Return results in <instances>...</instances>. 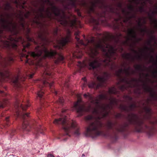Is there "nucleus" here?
Segmentation results:
<instances>
[{
    "mask_svg": "<svg viewBox=\"0 0 157 157\" xmlns=\"http://www.w3.org/2000/svg\"><path fill=\"white\" fill-rule=\"evenodd\" d=\"M80 32L78 31L75 33L77 41L76 47L80 50L78 51L79 57L83 55L82 51H84L93 59H89L88 62L90 70L100 69L102 66L107 67L111 70H115L117 67L113 60L117 56V49L115 45H112L111 42L113 40L117 44L119 39L111 36L109 37L98 38L96 41L95 37H92L90 39H87L84 42L78 37Z\"/></svg>",
    "mask_w": 157,
    "mask_h": 157,
    "instance_id": "f257e3e1",
    "label": "nucleus"
},
{
    "mask_svg": "<svg viewBox=\"0 0 157 157\" xmlns=\"http://www.w3.org/2000/svg\"><path fill=\"white\" fill-rule=\"evenodd\" d=\"M46 16L43 13H40L35 16L34 19H33V23L41 26L40 30L37 34V37L41 41L40 45H37L35 48V52H27L26 49H29L31 45L30 43L24 40V45L25 48L23 50L22 44L21 41L18 42L17 48L16 49V56L20 57L21 60L23 61V58L25 59V64L29 65H33L36 66H42L43 65L44 60L46 58L52 59H53L54 64H58L59 62L63 63L64 57L62 54L58 52L56 50L50 49L49 50L45 45L50 42L47 36L49 35L48 29L46 25L41 22L40 18L43 19L46 17L48 19L52 18V13L48 9L46 10Z\"/></svg>",
    "mask_w": 157,
    "mask_h": 157,
    "instance_id": "f03ea898",
    "label": "nucleus"
},
{
    "mask_svg": "<svg viewBox=\"0 0 157 157\" xmlns=\"http://www.w3.org/2000/svg\"><path fill=\"white\" fill-rule=\"evenodd\" d=\"M90 6L86 9L88 15L90 17V22L94 25V28L100 23L103 24L106 22L107 14L115 13L119 17L114 19L117 22L122 18L121 16L117 12V9L111 5L104 4L99 0H96L90 2Z\"/></svg>",
    "mask_w": 157,
    "mask_h": 157,
    "instance_id": "7ed1b4c3",
    "label": "nucleus"
},
{
    "mask_svg": "<svg viewBox=\"0 0 157 157\" xmlns=\"http://www.w3.org/2000/svg\"><path fill=\"white\" fill-rule=\"evenodd\" d=\"M16 103L15 107L17 110L16 114L18 117H21L23 120L22 128L24 131L28 132L33 131L36 135L42 133L40 125L38 122L33 120L29 118V113L25 112H21L20 109L25 111L30 105L29 101L27 100L25 104L21 103V100L20 98V96L16 97Z\"/></svg>",
    "mask_w": 157,
    "mask_h": 157,
    "instance_id": "20e7f679",
    "label": "nucleus"
},
{
    "mask_svg": "<svg viewBox=\"0 0 157 157\" xmlns=\"http://www.w3.org/2000/svg\"><path fill=\"white\" fill-rule=\"evenodd\" d=\"M101 110L100 113L95 117V121L90 123L86 128L85 132L86 136L94 138L100 136L102 133L101 129L103 127L100 120L106 117L109 114L110 110L113 109L112 105L107 104L100 106Z\"/></svg>",
    "mask_w": 157,
    "mask_h": 157,
    "instance_id": "39448f33",
    "label": "nucleus"
},
{
    "mask_svg": "<svg viewBox=\"0 0 157 157\" xmlns=\"http://www.w3.org/2000/svg\"><path fill=\"white\" fill-rule=\"evenodd\" d=\"M52 66L51 67L48 63H47L44 67V71L41 78H40V81L41 84L39 85V90L37 94V98L39 99L43 106L44 105V103L43 101L44 100V86H48L51 89L52 93H54L56 95L58 94V92L53 89V84L54 83L53 76L54 74L52 70L55 68Z\"/></svg>",
    "mask_w": 157,
    "mask_h": 157,
    "instance_id": "423d86ee",
    "label": "nucleus"
},
{
    "mask_svg": "<svg viewBox=\"0 0 157 157\" xmlns=\"http://www.w3.org/2000/svg\"><path fill=\"white\" fill-rule=\"evenodd\" d=\"M128 122L133 126L136 132H145L150 136L154 135L155 131L154 127L148 126L145 124L144 120L140 119L137 114L131 113L128 114Z\"/></svg>",
    "mask_w": 157,
    "mask_h": 157,
    "instance_id": "0eeeda50",
    "label": "nucleus"
},
{
    "mask_svg": "<svg viewBox=\"0 0 157 157\" xmlns=\"http://www.w3.org/2000/svg\"><path fill=\"white\" fill-rule=\"evenodd\" d=\"M54 123L56 124H60L65 132V134L70 136V133H74L76 136H78L80 134L79 128L75 121L71 120H68L66 117L56 119L53 121Z\"/></svg>",
    "mask_w": 157,
    "mask_h": 157,
    "instance_id": "6e6552de",
    "label": "nucleus"
},
{
    "mask_svg": "<svg viewBox=\"0 0 157 157\" xmlns=\"http://www.w3.org/2000/svg\"><path fill=\"white\" fill-rule=\"evenodd\" d=\"M128 126V124L126 123L121 125L118 124L117 122L113 123L111 121H108L105 125L106 129L108 131L111 130L113 131V135L109 133L108 134L110 135L112 139L115 140H117L118 137L116 132L124 133L127 131V128Z\"/></svg>",
    "mask_w": 157,
    "mask_h": 157,
    "instance_id": "1a4fd4ad",
    "label": "nucleus"
},
{
    "mask_svg": "<svg viewBox=\"0 0 157 157\" xmlns=\"http://www.w3.org/2000/svg\"><path fill=\"white\" fill-rule=\"evenodd\" d=\"M34 75V73L31 72L29 70V71L25 70L23 74L19 71L17 75L12 78L11 80L14 87L19 91L22 87L20 82L24 81L27 77L30 78H32Z\"/></svg>",
    "mask_w": 157,
    "mask_h": 157,
    "instance_id": "9d476101",
    "label": "nucleus"
},
{
    "mask_svg": "<svg viewBox=\"0 0 157 157\" xmlns=\"http://www.w3.org/2000/svg\"><path fill=\"white\" fill-rule=\"evenodd\" d=\"M48 2L52 6V10L53 13L57 17V20L61 24L65 26L68 24V22L66 19V15L65 12L61 10L58 7L55 6L49 0H44L43 4Z\"/></svg>",
    "mask_w": 157,
    "mask_h": 157,
    "instance_id": "9b49d317",
    "label": "nucleus"
},
{
    "mask_svg": "<svg viewBox=\"0 0 157 157\" xmlns=\"http://www.w3.org/2000/svg\"><path fill=\"white\" fill-rule=\"evenodd\" d=\"M110 76V74L108 72H103L102 76H98L97 77L98 83L92 82L88 84V86L89 88H93L96 90L98 89L100 87H105L106 85V82Z\"/></svg>",
    "mask_w": 157,
    "mask_h": 157,
    "instance_id": "f8f14e48",
    "label": "nucleus"
},
{
    "mask_svg": "<svg viewBox=\"0 0 157 157\" xmlns=\"http://www.w3.org/2000/svg\"><path fill=\"white\" fill-rule=\"evenodd\" d=\"M82 101L80 97H78L77 101L74 103V107L76 109L79 116H82L84 113L86 111H89L91 109V106H90L87 109H86L84 105L81 104Z\"/></svg>",
    "mask_w": 157,
    "mask_h": 157,
    "instance_id": "ddd939ff",
    "label": "nucleus"
},
{
    "mask_svg": "<svg viewBox=\"0 0 157 157\" xmlns=\"http://www.w3.org/2000/svg\"><path fill=\"white\" fill-rule=\"evenodd\" d=\"M70 32L68 31L67 35L65 37H61L60 39H57V44L55 47L59 49H62L66 44L70 41Z\"/></svg>",
    "mask_w": 157,
    "mask_h": 157,
    "instance_id": "4468645a",
    "label": "nucleus"
},
{
    "mask_svg": "<svg viewBox=\"0 0 157 157\" xmlns=\"http://www.w3.org/2000/svg\"><path fill=\"white\" fill-rule=\"evenodd\" d=\"M124 69L121 68L115 71V75L119 80V82L117 83L118 86L121 85V82L126 83L128 84H130V82L128 81L127 77H123L122 76L121 74L122 73H124Z\"/></svg>",
    "mask_w": 157,
    "mask_h": 157,
    "instance_id": "2eb2a0df",
    "label": "nucleus"
},
{
    "mask_svg": "<svg viewBox=\"0 0 157 157\" xmlns=\"http://www.w3.org/2000/svg\"><path fill=\"white\" fill-rule=\"evenodd\" d=\"M127 33L128 37H126L127 40L124 42L125 44H128V41L131 39V38L135 39L138 42L141 40V38H137L136 32L134 29H129L127 31Z\"/></svg>",
    "mask_w": 157,
    "mask_h": 157,
    "instance_id": "dca6fc26",
    "label": "nucleus"
},
{
    "mask_svg": "<svg viewBox=\"0 0 157 157\" xmlns=\"http://www.w3.org/2000/svg\"><path fill=\"white\" fill-rule=\"evenodd\" d=\"M144 109L146 114V115L145 116V118L149 121L150 124L153 126L155 124H157V119H156V118H155L154 121L151 120L152 114L151 108L147 106H145L144 107Z\"/></svg>",
    "mask_w": 157,
    "mask_h": 157,
    "instance_id": "f3484780",
    "label": "nucleus"
},
{
    "mask_svg": "<svg viewBox=\"0 0 157 157\" xmlns=\"http://www.w3.org/2000/svg\"><path fill=\"white\" fill-rule=\"evenodd\" d=\"M127 78L128 81L130 82V84L125 83V84H121L118 86V88L119 89L122 91H123L125 90H127L128 88H132L133 86L131 84V83L132 82H138L139 81H142L144 82V81L141 79L138 80L136 78H132L130 81H129L128 78Z\"/></svg>",
    "mask_w": 157,
    "mask_h": 157,
    "instance_id": "a211bd4d",
    "label": "nucleus"
},
{
    "mask_svg": "<svg viewBox=\"0 0 157 157\" xmlns=\"http://www.w3.org/2000/svg\"><path fill=\"white\" fill-rule=\"evenodd\" d=\"M98 97V98H96L94 99V101H100V100H107L108 99L110 101V105H112L113 106L114 104H117V101L116 98L111 97L109 98L107 95L106 94H100L99 95Z\"/></svg>",
    "mask_w": 157,
    "mask_h": 157,
    "instance_id": "6ab92c4d",
    "label": "nucleus"
},
{
    "mask_svg": "<svg viewBox=\"0 0 157 157\" xmlns=\"http://www.w3.org/2000/svg\"><path fill=\"white\" fill-rule=\"evenodd\" d=\"M136 107V105L135 104H132L128 107L125 105H120L119 108L122 110L127 113H129L131 111H134Z\"/></svg>",
    "mask_w": 157,
    "mask_h": 157,
    "instance_id": "aec40b11",
    "label": "nucleus"
},
{
    "mask_svg": "<svg viewBox=\"0 0 157 157\" xmlns=\"http://www.w3.org/2000/svg\"><path fill=\"white\" fill-rule=\"evenodd\" d=\"M84 98H87L89 101H90L91 103H94L95 104L101 109V108L100 106L104 105L105 106L108 104H103L101 105H100V101H94V97H93L92 95L88 93L87 94H84ZM110 104H111V103Z\"/></svg>",
    "mask_w": 157,
    "mask_h": 157,
    "instance_id": "412c9836",
    "label": "nucleus"
},
{
    "mask_svg": "<svg viewBox=\"0 0 157 157\" xmlns=\"http://www.w3.org/2000/svg\"><path fill=\"white\" fill-rule=\"evenodd\" d=\"M143 87L144 90L145 92H149L150 93L151 97L153 98L155 97V93L152 89L148 86L147 84L145 83H143Z\"/></svg>",
    "mask_w": 157,
    "mask_h": 157,
    "instance_id": "4be33fe9",
    "label": "nucleus"
},
{
    "mask_svg": "<svg viewBox=\"0 0 157 157\" xmlns=\"http://www.w3.org/2000/svg\"><path fill=\"white\" fill-rule=\"evenodd\" d=\"M157 7H156V10L155 11H152L151 13V15L149 13L148 14L149 16V18L151 21L155 24L156 26H157V19L153 17V16L155 15V14H157Z\"/></svg>",
    "mask_w": 157,
    "mask_h": 157,
    "instance_id": "5701e85b",
    "label": "nucleus"
},
{
    "mask_svg": "<svg viewBox=\"0 0 157 157\" xmlns=\"http://www.w3.org/2000/svg\"><path fill=\"white\" fill-rule=\"evenodd\" d=\"M123 58L132 62H133L135 60V58L130 53L124 54L122 55Z\"/></svg>",
    "mask_w": 157,
    "mask_h": 157,
    "instance_id": "b1692460",
    "label": "nucleus"
},
{
    "mask_svg": "<svg viewBox=\"0 0 157 157\" xmlns=\"http://www.w3.org/2000/svg\"><path fill=\"white\" fill-rule=\"evenodd\" d=\"M19 18V22L20 25L22 27L23 30H25V19L21 14H20Z\"/></svg>",
    "mask_w": 157,
    "mask_h": 157,
    "instance_id": "393cba45",
    "label": "nucleus"
},
{
    "mask_svg": "<svg viewBox=\"0 0 157 157\" xmlns=\"http://www.w3.org/2000/svg\"><path fill=\"white\" fill-rule=\"evenodd\" d=\"M8 103V100L6 99L3 98L0 99V108H4Z\"/></svg>",
    "mask_w": 157,
    "mask_h": 157,
    "instance_id": "a878e982",
    "label": "nucleus"
},
{
    "mask_svg": "<svg viewBox=\"0 0 157 157\" xmlns=\"http://www.w3.org/2000/svg\"><path fill=\"white\" fill-rule=\"evenodd\" d=\"M108 92L110 94H116L118 93V92L115 86H113L109 88Z\"/></svg>",
    "mask_w": 157,
    "mask_h": 157,
    "instance_id": "bb28decb",
    "label": "nucleus"
},
{
    "mask_svg": "<svg viewBox=\"0 0 157 157\" xmlns=\"http://www.w3.org/2000/svg\"><path fill=\"white\" fill-rule=\"evenodd\" d=\"M68 6H71V7L76 8L77 7L76 2L77 0H69Z\"/></svg>",
    "mask_w": 157,
    "mask_h": 157,
    "instance_id": "cd10ccee",
    "label": "nucleus"
},
{
    "mask_svg": "<svg viewBox=\"0 0 157 157\" xmlns=\"http://www.w3.org/2000/svg\"><path fill=\"white\" fill-rule=\"evenodd\" d=\"M91 112L93 114L95 115H99L100 113V112L99 109L97 108H92L91 109Z\"/></svg>",
    "mask_w": 157,
    "mask_h": 157,
    "instance_id": "c85d7f7f",
    "label": "nucleus"
},
{
    "mask_svg": "<svg viewBox=\"0 0 157 157\" xmlns=\"http://www.w3.org/2000/svg\"><path fill=\"white\" fill-rule=\"evenodd\" d=\"M30 32V29L29 28H27L26 32V36L27 40L29 41H32L33 40V39L32 38H30L29 36V34Z\"/></svg>",
    "mask_w": 157,
    "mask_h": 157,
    "instance_id": "c756f323",
    "label": "nucleus"
},
{
    "mask_svg": "<svg viewBox=\"0 0 157 157\" xmlns=\"http://www.w3.org/2000/svg\"><path fill=\"white\" fill-rule=\"evenodd\" d=\"M12 8V7L10 3H7L5 4L4 9L5 10L9 11Z\"/></svg>",
    "mask_w": 157,
    "mask_h": 157,
    "instance_id": "7c9ffc66",
    "label": "nucleus"
},
{
    "mask_svg": "<svg viewBox=\"0 0 157 157\" xmlns=\"http://www.w3.org/2000/svg\"><path fill=\"white\" fill-rule=\"evenodd\" d=\"M70 25L72 27H75L76 24V20H70L69 21Z\"/></svg>",
    "mask_w": 157,
    "mask_h": 157,
    "instance_id": "2f4dec72",
    "label": "nucleus"
},
{
    "mask_svg": "<svg viewBox=\"0 0 157 157\" xmlns=\"http://www.w3.org/2000/svg\"><path fill=\"white\" fill-rule=\"evenodd\" d=\"M131 50L134 53L137 54V55L136 56V57L137 59H140V60H141V58H142L141 56L138 54V52H137V51H136V50H134L133 49H131Z\"/></svg>",
    "mask_w": 157,
    "mask_h": 157,
    "instance_id": "473e14b6",
    "label": "nucleus"
},
{
    "mask_svg": "<svg viewBox=\"0 0 157 157\" xmlns=\"http://www.w3.org/2000/svg\"><path fill=\"white\" fill-rule=\"evenodd\" d=\"M130 69V67H129L127 69H124V73H125L127 76H129L131 74V73L129 71Z\"/></svg>",
    "mask_w": 157,
    "mask_h": 157,
    "instance_id": "72a5a7b5",
    "label": "nucleus"
},
{
    "mask_svg": "<svg viewBox=\"0 0 157 157\" xmlns=\"http://www.w3.org/2000/svg\"><path fill=\"white\" fill-rule=\"evenodd\" d=\"M151 57V59L150 60V62L151 63H153L154 64L156 65H157V56H156V60H155L154 59V57L152 55H150Z\"/></svg>",
    "mask_w": 157,
    "mask_h": 157,
    "instance_id": "f704fd0d",
    "label": "nucleus"
},
{
    "mask_svg": "<svg viewBox=\"0 0 157 157\" xmlns=\"http://www.w3.org/2000/svg\"><path fill=\"white\" fill-rule=\"evenodd\" d=\"M94 118V116L93 115H88L86 116L85 117V119L86 121H90L93 120Z\"/></svg>",
    "mask_w": 157,
    "mask_h": 157,
    "instance_id": "c9c22d12",
    "label": "nucleus"
},
{
    "mask_svg": "<svg viewBox=\"0 0 157 157\" xmlns=\"http://www.w3.org/2000/svg\"><path fill=\"white\" fill-rule=\"evenodd\" d=\"M135 68L137 70L140 71H143L142 67L140 65H136L135 66Z\"/></svg>",
    "mask_w": 157,
    "mask_h": 157,
    "instance_id": "e433bc0d",
    "label": "nucleus"
},
{
    "mask_svg": "<svg viewBox=\"0 0 157 157\" xmlns=\"http://www.w3.org/2000/svg\"><path fill=\"white\" fill-rule=\"evenodd\" d=\"M58 30V28L57 27L53 29V33L55 36H57Z\"/></svg>",
    "mask_w": 157,
    "mask_h": 157,
    "instance_id": "4c0bfd02",
    "label": "nucleus"
},
{
    "mask_svg": "<svg viewBox=\"0 0 157 157\" xmlns=\"http://www.w3.org/2000/svg\"><path fill=\"white\" fill-rule=\"evenodd\" d=\"M58 102L60 104L63 105L64 102L63 98L62 97L59 96L58 97Z\"/></svg>",
    "mask_w": 157,
    "mask_h": 157,
    "instance_id": "58836bf2",
    "label": "nucleus"
},
{
    "mask_svg": "<svg viewBox=\"0 0 157 157\" xmlns=\"http://www.w3.org/2000/svg\"><path fill=\"white\" fill-rule=\"evenodd\" d=\"M38 11L40 12V13H43V12L45 11L44 5L42 4L41 5V7L39 9ZM46 12V11H45Z\"/></svg>",
    "mask_w": 157,
    "mask_h": 157,
    "instance_id": "ea45409f",
    "label": "nucleus"
},
{
    "mask_svg": "<svg viewBox=\"0 0 157 157\" xmlns=\"http://www.w3.org/2000/svg\"><path fill=\"white\" fill-rule=\"evenodd\" d=\"M140 30L141 33H143V35H144L145 33H148V31L146 27L145 29L141 28L140 29Z\"/></svg>",
    "mask_w": 157,
    "mask_h": 157,
    "instance_id": "a19ab883",
    "label": "nucleus"
},
{
    "mask_svg": "<svg viewBox=\"0 0 157 157\" xmlns=\"http://www.w3.org/2000/svg\"><path fill=\"white\" fill-rule=\"evenodd\" d=\"M30 13L29 11H28L26 13L24 14V17L25 18L29 19V17L30 15Z\"/></svg>",
    "mask_w": 157,
    "mask_h": 157,
    "instance_id": "79ce46f5",
    "label": "nucleus"
},
{
    "mask_svg": "<svg viewBox=\"0 0 157 157\" xmlns=\"http://www.w3.org/2000/svg\"><path fill=\"white\" fill-rule=\"evenodd\" d=\"M122 13L126 16V15H128V14L130 13V12L126 11L125 10L122 9Z\"/></svg>",
    "mask_w": 157,
    "mask_h": 157,
    "instance_id": "37998d69",
    "label": "nucleus"
},
{
    "mask_svg": "<svg viewBox=\"0 0 157 157\" xmlns=\"http://www.w3.org/2000/svg\"><path fill=\"white\" fill-rule=\"evenodd\" d=\"M154 33L153 31H152L151 32V40H155V36L153 35Z\"/></svg>",
    "mask_w": 157,
    "mask_h": 157,
    "instance_id": "c03bdc74",
    "label": "nucleus"
},
{
    "mask_svg": "<svg viewBox=\"0 0 157 157\" xmlns=\"http://www.w3.org/2000/svg\"><path fill=\"white\" fill-rule=\"evenodd\" d=\"M128 9L130 11H133L134 10V8L132 5H130L128 6Z\"/></svg>",
    "mask_w": 157,
    "mask_h": 157,
    "instance_id": "a18cd8bd",
    "label": "nucleus"
},
{
    "mask_svg": "<svg viewBox=\"0 0 157 157\" xmlns=\"http://www.w3.org/2000/svg\"><path fill=\"white\" fill-rule=\"evenodd\" d=\"M79 63L80 65L79 66V71L80 72L81 71H82L83 69L84 68V67L82 65L81 62H79Z\"/></svg>",
    "mask_w": 157,
    "mask_h": 157,
    "instance_id": "49530a36",
    "label": "nucleus"
},
{
    "mask_svg": "<svg viewBox=\"0 0 157 157\" xmlns=\"http://www.w3.org/2000/svg\"><path fill=\"white\" fill-rule=\"evenodd\" d=\"M125 98L129 101H131L132 100V98L128 95H126Z\"/></svg>",
    "mask_w": 157,
    "mask_h": 157,
    "instance_id": "de8ad7c7",
    "label": "nucleus"
},
{
    "mask_svg": "<svg viewBox=\"0 0 157 157\" xmlns=\"http://www.w3.org/2000/svg\"><path fill=\"white\" fill-rule=\"evenodd\" d=\"M6 94L3 91L0 90V96L2 97L6 96Z\"/></svg>",
    "mask_w": 157,
    "mask_h": 157,
    "instance_id": "09e8293b",
    "label": "nucleus"
},
{
    "mask_svg": "<svg viewBox=\"0 0 157 157\" xmlns=\"http://www.w3.org/2000/svg\"><path fill=\"white\" fill-rule=\"evenodd\" d=\"M116 118H120L122 117V114L121 113H117L115 115Z\"/></svg>",
    "mask_w": 157,
    "mask_h": 157,
    "instance_id": "8fccbe9b",
    "label": "nucleus"
},
{
    "mask_svg": "<svg viewBox=\"0 0 157 157\" xmlns=\"http://www.w3.org/2000/svg\"><path fill=\"white\" fill-rule=\"evenodd\" d=\"M138 26L140 27V29L141 28V27L142 26V24L141 23V19H139V21L138 22Z\"/></svg>",
    "mask_w": 157,
    "mask_h": 157,
    "instance_id": "3c124183",
    "label": "nucleus"
},
{
    "mask_svg": "<svg viewBox=\"0 0 157 157\" xmlns=\"http://www.w3.org/2000/svg\"><path fill=\"white\" fill-rule=\"evenodd\" d=\"M9 117H7L6 118L5 120L6 121V124L7 125H9Z\"/></svg>",
    "mask_w": 157,
    "mask_h": 157,
    "instance_id": "603ef678",
    "label": "nucleus"
},
{
    "mask_svg": "<svg viewBox=\"0 0 157 157\" xmlns=\"http://www.w3.org/2000/svg\"><path fill=\"white\" fill-rule=\"evenodd\" d=\"M115 29L119 31L121 30L120 27L118 24H117V25L115 26Z\"/></svg>",
    "mask_w": 157,
    "mask_h": 157,
    "instance_id": "864d4df0",
    "label": "nucleus"
},
{
    "mask_svg": "<svg viewBox=\"0 0 157 157\" xmlns=\"http://www.w3.org/2000/svg\"><path fill=\"white\" fill-rule=\"evenodd\" d=\"M129 20L126 17V16H125L124 19L123 20V22L124 23H127Z\"/></svg>",
    "mask_w": 157,
    "mask_h": 157,
    "instance_id": "5fc2aeb1",
    "label": "nucleus"
},
{
    "mask_svg": "<svg viewBox=\"0 0 157 157\" xmlns=\"http://www.w3.org/2000/svg\"><path fill=\"white\" fill-rule=\"evenodd\" d=\"M134 3L136 5H138L140 3V1L139 0H132Z\"/></svg>",
    "mask_w": 157,
    "mask_h": 157,
    "instance_id": "6e6d98bb",
    "label": "nucleus"
},
{
    "mask_svg": "<svg viewBox=\"0 0 157 157\" xmlns=\"http://www.w3.org/2000/svg\"><path fill=\"white\" fill-rule=\"evenodd\" d=\"M145 49H146L147 50H148L150 49L151 50V52H152V53L154 52V51L153 50V49H152L151 48L150 49V48H149L148 47H145Z\"/></svg>",
    "mask_w": 157,
    "mask_h": 157,
    "instance_id": "4d7b16f0",
    "label": "nucleus"
},
{
    "mask_svg": "<svg viewBox=\"0 0 157 157\" xmlns=\"http://www.w3.org/2000/svg\"><path fill=\"white\" fill-rule=\"evenodd\" d=\"M117 6L118 7L121 8L122 7V4L121 3L119 2L117 4Z\"/></svg>",
    "mask_w": 157,
    "mask_h": 157,
    "instance_id": "13d9d810",
    "label": "nucleus"
},
{
    "mask_svg": "<svg viewBox=\"0 0 157 157\" xmlns=\"http://www.w3.org/2000/svg\"><path fill=\"white\" fill-rule=\"evenodd\" d=\"M139 11L140 12H142L143 11H144V7L143 6H141V7H140L139 8Z\"/></svg>",
    "mask_w": 157,
    "mask_h": 157,
    "instance_id": "bf43d9fd",
    "label": "nucleus"
},
{
    "mask_svg": "<svg viewBox=\"0 0 157 157\" xmlns=\"http://www.w3.org/2000/svg\"><path fill=\"white\" fill-rule=\"evenodd\" d=\"M129 14H128V15H126V17L128 19V20L129 21L132 18V17H131V16H129Z\"/></svg>",
    "mask_w": 157,
    "mask_h": 157,
    "instance_id": "052dcab7",
    "label": "nucleus"
},
{
    "mask_svg": "<svg viewBox=\"0 0 157 157\" xmlns=\"http://www.w3.org/2000/svg\"><path fill=\"white\" fill-rule=\"evenodd\" d=\"M47 157H55L51 153H48L47 155Z\"/></svg>",
    "mask_w": 157,
    "mask_h": 157,
    "instance_id": "680f3d73",
    "label": "nucleus"
},
{
    "mask_svg": "<svg viewBox=\"0 0 157 157\" xmlns=\"http://www.w3.org/2000/svg\"><path fill=\"white\" fill-rule=\"evenodd\" d=\"M120 25H121V27L122 28L124 29H123V30H124V32H125V29L124 28V25H123V23L122 22H121V23H120Z\"/></svg>",
    "mask_w": 157,
    "mask_h": 157,
    "instance_id": "e2e57ef3",
    "label": "nucleus"
},
{
    "mask_svg": "<svg viewBox=\"0 0 157 157\" xmlns=\"http://www.w3.org/2000/svg\"><path fill=\"white\" fill-rule=\"evenodd\" d=\"M67 111V109H63L62 110V113H64L66 112Z\"/></svg>",
    "mask_w": 157,
    "mask_h": 157,
    "instance_id": "0e129e2a",
    "label": "nucleus"
},
{
    "mask_svg": "<svg viewBox=\"0 0 157 157\" xmlns=\"http://www.w3.org/2000/svg\"><path fill=\"white\" fill-rule=\"evenodd\" d=\"M82 1L83 2L82 3V5L84 6L86 5V3L85 1Z\"/></svg>",
    "mask_w": 157,
    "mask_h": 157,
    "instance_id": "69168bd1",
    "label": "nucleus"
},
{
    "mask_svg": "<svg viewBox=\"0 0 157 157\" xmlns=\"http://www.w3.org/2000/svg\"><path fill=\"white\" fill-rule=\"evenodd\" d=\"M15 133V131H13L10 134L11 136H13L14 135V133Z\"/></svg>",
    "mask_w": 157,
    "mask_h": 157,
    "instance_id": "338daca9",
    "label": "nucleus"
},
{
    "mask_svg": "<svg viewBox=\"0 0 157 157\" xmlns=\"http://www.w3.org/2000/svg\"><path fill=\"white\" fill-rule=\"evenodd\" d=\"M78 11V16L81 17V13L79 12V10H77Z\"/></svg>",
    "mask_w": 157,
    "mask_h": 157,
    "instance_id": "774afa93",
    "label": "nucleus"
}]
</instances>
